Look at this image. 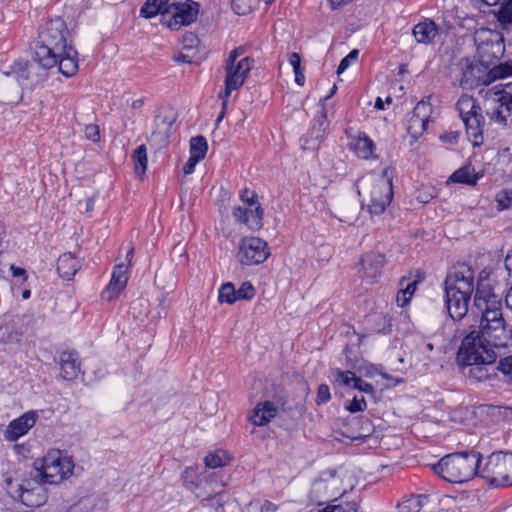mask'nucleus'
Returning <instances> with one entry per match:
<instances>
[{"mask_svg": "<svg viewBox=\"0 0 512 512\" xmlns=\"http://www.w3.org/2000/svg\"><path fill=\"white\" fill-rule=\"evenodd\" d=\"M472 311L476 313L474 324L462 339L457 360L467 378L491 381L498 371L494 348L506 346L512 330L503 315L502 298L494 295L487 285L479 284Z\"/></svg>", "mask_w": 512, "mask_h": 512, "instance_id": "obj_1", "label": "nucleus"}, {"mask_svg": "<svg viewBox=\"0 0 512 512\" xmlns=\"http://www.w3.org/2000/svg\"><path fill=\"white\" fill-rule=\"evenodd\" d=\"M483 464L480 453L471 450L445 455L432 465V469L447 482L463 483L475 475L480 476Z\"/></svg>", "mask_w": 512, "mask_h": 512, "instance_id": "obj_2", "label": "nucleus"}, {"mask_svg": "<svg viewBox=\"0 0 512 512\" xmlns=\"http://www.w3.org/2000/svg\"><path fill=\"white\" fill-rule=\"evenodd\" d=\"M73 468L72 458L54 449L34 462L30 476L36 484H59L72 474Z\"/></svg>", "mask_w": 512, "mask_h": 512, "instance_id": "obj_3", "label": "nucleus"}, {"mask_svg": "<svg viewBox=\"0 0 512 512\" xmlns=\"http://www.w3.org/2000/svg\"><path fill=\"white\" fill-rule=\"evenodd\" d=\"M68 30L66 23L60 17L46 22L39 33L40 45L36 49V56L41 57L45 65H56V58L66 51Z\"/></svg>", "mask_w": 512, "mask_h": 512, "instance_id": "obj_4", "label": "nucleus"}, {"mask_svg": "<svg viewBox=\"0 0 512 512\" xmlns=\"http://www.w3.org/2000/svg\"><path fill=\"white\" fill-rule=\"evenodd\" d=\"M361 187L367 196V206L372 215L385 212L393 199L392 177L388 169L381 174H369L360 180Z\"/></svg>", "mask_w": 512, "mask_h": 512, "instance_id": "obj_5", "label": "nucleus"}, {"mask_svg": "<svg viewBox=\"0 0 512 512\" xmlns=\"http://www.w3.org/2000/svg\"><path fill=\"white\" fill-rule=\"evenodd\" d=\"M484 109L490 122L501 126L512 124V82L499 83L485 93Z\"/></svg>", "mask_w": 512, "mask_h": 512, "instance_id": "obj_6", "label": "nucleus"}, {"mask_svg": "<svg viewBox=\"0 0 512 512\" xmlns=\"http://www.w3.org/2000/svg\"><path fill=\"white\" fill-rule=\"evenodd\" d=\"M243 48H235L225 61V88L220 92L219 97L223 100L224 108H227L228 99L231 93L238 90L245 82L249 72L253 68V60L250 57H242Z\"/></svg>", "mask_w": 512, "mask_h": 512, "instance_id": "obj_7", "label": "nucleus"}, {"mask_svg": "<svg viewBox=\"0 0 512 512\" xmlns=\"http://www.w3.org/2000/svg\"><path fill=\"white\" fill-rule=\"evenodd\" d=\"M479 63L485 69L497 66L505 53L504 36L500 31L479 28L474 33Z\"/></svg>", "mask_w": 512, "mask_h": 512, "instance_id": "obj_8", "label": "nucleus"}, {"mask_svg": "<svg viewBox=\"0 0 512 512\" xmlns=\"http://www.w3.org/2000/svg\"><path fill=\"white\" fill-rule=\"evenodd\" d=\"M456 110L463 121L467 135L472 139L474 145L483 143V131L485 127V117L482 107L476 98L471 95L463 94L456 102Z\"/></svg>", "mask_w": 512, "mask_h": 512, "instance_id": "obj_9", "label": "nucleus"}, {"mask_svg": "<svg viewBox=\"0 0 512 512\" xmlns=\"http://www.w3.org/2000/svg\"><path fill=\"white\" fill-rule=\"evenodd\" d=\"M480 477L495 487L512 486V453L490 454L480 470Z\"/></svg>", "mask_w": 512, "mask_h": 512, "instance_id": "obj_10", "label": "nucleus"}, {"mask_svg": "<svg viewBox=\"0 0 512 512\" xmlns=\"http://www.w3.org/2000/svg\"><path fill=\"white\" fill-rule=\"evenodd\" d=\"M487 285L494 295H497L490 283L481 276L475 284V273L472 267L468 264H457L447 274L445 279V291L455 292L456 294H463L465 296H472L473 292H477L479 284ZM476 293H474V296ZM475 297L473 298V300Z\"/></svg>", "mask_w": 512, "mask_h": 512, "instance_id": "obj_11", "label": "nucleus"}, {"mask_svg": "<svg viewBox=\"0 0 512 512\" xmlns=\"http://www.w3.org/2000/svg\"><path fill=\"white\" fill-rule=\"evenodd\" d=\"M508 76H512V61L498 63L497 66L485 70L478 65L466 64L462 70L460 85L464 89H473Z\"/></svg>", "mask_w": 512, "mask_h": 512, "instance_id": "obj_12", "label": "nucleus"}, {"mask_svg": "<svg viewBox=\"0 0 512 512\" xmlns=\"http://www.w3.org/2000/svg\"><path fill=\"white\" fill-rule=\"evenodd\" d=\"M185 486L201 500H210L219 495L225 483L218 480L216 473H203L198 475L193 468H187L183 474Z\"/></svg>", "mask_w": 512, "mask_h": 512, "instance_id": "obj_13", "label": "nucleus"}, {"mask_svg": "<svg viewBox=\"0 0 512 512\" xmlns=\"http://www.w3.org/2000/svg\"><path fill=\"white\" fill-rule=\"evenodd\" d=\"M199 4L192 0H168L164 12V25L172 30H179L196 21Z\"/></svg>", "mask_w": 512, "mask_h": 512, "instance_id": "obj_14", "label": "nucleus"}, {"mask_svg": "<svg viewBox=\"0 0 512 512\" xmlns=\"http://www.w3.org/2000/svg\"><path fill=\"white\" fill-rule=\"evenodd\" d=\"M243 205L235 206L232 214L236 221L245 224L250 229L261 227L263 211L258 202L257 194L249 189L240 192Z\"/></svg>", "mask_w": 512, "mask_h": 512, "instance_id": "obj_15", "label": "nucleus"}, {"mask_svg": "<svg viewBox=\"0 0 512 512\" xmlns=\"http://www.w3.org/2000/svg\"><path fill=\"white\" fill-rule=\"evenodd\" d=\"M270 255L267 242L258 237H245L238 246L237 259L243 265L263 263Z\"/></svg>", "mask_w": 512, "mask_h": 512, "instance_id": "obj_16", "label": "nucleus"}, {"mask_svg": "<svg viewBox=\"0 0 512 512\" xmlns=\"http://www.w3.org/2000/svg\"><path fill=\"white\" fill-rule=\"evenodd\" d=\"M432 105L426 101H420L414 107L407 124V132L414 139L420 138L430 121Z\"/></svg>", "mask_w": 512, "mask_h": 512, "instance_id": "obj_17", "label": "nucleus"}, {"mask_svg": "<svg viewBox=\"0 0 512 512\" xmlns=\"http://www.w3.org/2000/svg\"><path fill=\"white\" fill-rule=\"evenodd\" d=\"M37 418L35 411H28L12 420L4 432V438L9 442L17 441L35 425Z\"/></svg>", "mask_w": 512, "mask_h": 512, "instance_id": "obj_18", "label": "nucleus"}, {"mask_svg": "<svg viewBox=\"0 0 512 512\" xmlns=\"http://www.w3.org/2000/svg\"><path fill=\"white\" fill-rule=\"evenodd\" d=\"M56 65H45L41 57L36 54L31 62L25 64V67L19 72V78L27 81L26 85L34 86L43 82L47 78V70Z\"/></svg>", "mask_w": 512, "mask_h": 512, "instance_id": "obj_19", "label": "nucleus"}, {"mask_svg": "<svg viewBox=\"0 0 512 512\" xmlns=\"http://www.w3.org/2000/svg\"><path fill=\"white\" fill-rule=\"evenodd\" d=\"M471 296L445 291V306L454 321L462 320L468 313Z\"/></svg>", "mask_w": 512, "mask_h": 512, "instance_id": "obj_20", "label": "nucleus"}, {"mask_svg": "<svg viewBox=\"0 0 512 512\" xmlns=\"http://www.w3.org/2000/svg\"><path fill=\"white\" fill-rule=\"evenodd\" d=\"M440 34V27L430 18H425L412 29V35L418 44L432 45Z\"/></svg>", "mask_w": 512, "mask_h": 512, "instance_id": "obj_21", "label": "nucleus"}, {"mask_svg": "<svg viewBox=\"0 0 512 512\" xmlns=\"http://www.w3.org/2000/svg\"><path fill=\"white\" fill-rule=\"evenodd\" d=\"M126 273L127 266L125 264H119L115 267L108 286L102 292V298L112 301L119 296L121 291L126 287L128 281Z\"/></svg>", "mask_w": 512, "mask_h": 512, "instance_id": "obj_22", "label": "nucleus"}, {"mask_svg": "<svg viewBox=\"0 0 512 512\" xmlns=\"http://www.w3.org/2000/svg\"><path fill=\"white\" fill-rule=\"evenodd\" d=\"M362 277L370 282H374L381 274L385 264V257L381 253L371 252L363 255L361 258Z\"/></svg>", "mask_w": 512, "mask_h": 512, "instance_id": "obj_23", "label": "nucleus"}, {"mask_svg": "<svg viewBox=\"0 0 512 512\" xmlns=\"http://www.w3.org/2000/svg\"><path fill=\"white\" fill-rule=\"evenodd\" d=\"M60 376L64 380H73L80 372V362L76 352L65 351L59 355Z\"/></svg>", "mask_w": 512, "mask_h": 512, "instance_id": "obj_24", "label": "nucleus"}, {"mask_svg": "<svg viewBox=\"0 0 512 512\" xmlns=\"http://www.w3.org/2000/svg\"><path fill=\"white\" fill-rule=\"evenodd\" d=\"M43 484H37L35 487H26L24 485H20V500L21 502L28 507H39L43 505L46 501V493Z\"/></svg>", "mask_w": 512, "mask_h": 512, "instance_id": "obj_25", "label": "nucleus"}, {"mask_svg": "<svg viewBox=\"0 0 512 512\" xmlns=\"http://www.w3.org/2000/svg\"><path fill=\"white\" fill-rule=\"evenodd\" d=\"M55 58L56 66L64 76L71 77L78 71L77 51L73 47H66L65 53Z\"/></svg>", "mask_w": 512, "mask_h": 512, "instance_id": "obj_26", "label": "nucleus"}, {"mask_svg": "<svg viewBox=\"0 0 512 512\" xmlns=\"http://www.w3.org/2000/svg\"><path fill=\"white\" fill-rule=\"evenodd\" d=\"M278 412V407L270 401L258 403L254 408L251 421L257 426H264L273 419Z\"/></svg>", "mask_w": 512, "mask_h": 512, "instance_id": "obj_27", "label": "nucleus"}, {"mask_svg": "<svg viewBox=\"0 0 512 512\" xmlns=\"http://www.w3.org/2000/svg\"><path fill=\"white\" fill-rule=\"evenodd\" d=\"M80 267V263L74 254L67 252L58 258L57 270L61 277L71 279Z\"/></svg>", "mask_w": 512, "mask_h": 512, "instance_id": "obj_28", "label": "nucleus"}, {"mask_svg": "<svg viewBox=\"0 0 512 512\" xmlns=\"http://www.w3.org/2000/svg\"><path fill=\"white\" fill-rule=\"evenodd\" d=\"M351 146L357 156L362 159H369L373 156L374 143L365 133H360Z\"/></svg>", "mask_w": 512, "mask_h": 512, "instance_id": "obj_29", "label": "nucleus"}, {"mask_svg": "<svg viewBox=\"0 0 512 512\" xmlns=\"http://www.w3.org/2000/svg\"><path fill=\"white\" fill-rule=\"evenodd\" d=\"M168 6V0H147L140 9V15L150 19L161 14V23L164 25V12Z\"/></svg>", "mask_w": 512, "mask_h": 512, "instance_id": "obj_30", "label": "nucleus"}, {"mask_svg": "<svg viewBox=\"0 0 512 512\" xmlns=\"http://www.w3.org/2000/svg\"><path fill=\"white\" fill-rule=\"evenodd\" d=\"M337 484L335 479V471L324 472L316 481L313 483V492L321 493L328 497L335 496V492L329 490L330 486Z\"/></svg>", "mask_w": 512, "mask_h": 512, "instance_id": "obj_31", "label": "nucleus"}, {"mask_svg": "<svg viewBox=\"0 0 512 512\" xmlns=\"http://www.w3.org/2000/svg\"><path fill=\"white\" fill-rule=\"evenodd\" d=\"M481 176L474 173L471 166H464L456 170L451 176L450 180L455 183H462L467 185H475Z\"/></svg>", "mask_w": 512, "mask_h": 512, "instance_id": "obj_32", "label": "nucleus"}, {"mask_svg": "<svg viewBox=\"0 0 512 512\" xmlns=\"http://www.w3.org/2000/svg\"><path fill=\"white\" fill-rule=\"evenodd\" d=\"M174 118L166 115H157L155 118L156 130L153 132V136H159L161 140H166L171 131Z\"/></svg>", "mask_w": 512, "mask_h": 512, "instance_id": "obj_33", "label": "nucleus"}, {"mask_svg": "<svg viewBox=\"0 0 512 512\" xmlns=\"http://www.w3.org/2000/svg\"><path fill=\"white\" fill-rule=\"evenodd\" d=\"M208 150L207 140L204 136L193 137L190 140V156L203 160Z\"/></svg>", "mask_w": 512, "mask_h": 512, "instance_id": "obj_34", "label": "nucleus"}, {"mask_svg": "<svg viewBox=\"0 0 512 512\" xmlns=\"http://www.w3.org/2000/svg\"><path fill=\"white\" fill-rule=\"evenodd\" d=\"M328 126L329 121L327 120L325 108L322 106L318 115L314 118L312 126V134L314 135L315 139H321L324 136Z\"/></svg>", "mask_w": 512, "mask_h": 512, "instance_id": "obj_35", "label": "nucleus"}, {"mask_svg": "<svg viewBox=\"0 0 512 512\" xmlns=\"http://www.w3.org/2000/svg\"><path fill=\"white\" fill-rule=\"evenodd\" d=\"M228 462L229 457L227 453L223 450H218L213 453H209L204 459L205 466L212 469L223 467Z\"/></svg>", "mask_w": 512, "mask_h": 512, "instance_id": "obj_36", "label": "nucleus"}, {"mask_svg": "<svg viewBox=\"0 0 512 512\" xmlns=\"http://www.w3.org/2000/svg\"><path fill=\"white\" fill-rule=\"evenodd\" d=\"M132 158L135 164V171L139 174H144L148 163L146 146H138L134 151Z\"/></svg>", "mask_w": 512, "mask_h": 512, "instance_id": "obj_37", "label": "nucleus"}, {"mask_svg": "<svg viewBox=\"0 0 512 512\" xmlns=\"http://www.w3.org/2000/svg\"><path fill=\"white\" fill-rule=\"evenodd\" d=\"M499 9L495 11L498 21L502 25L512 24V0H502Z\"/></svg>", "mask_w": 512, "mask_h": 512, "instance_id": "obj_38", "label": "nucleus"}, {"mask_svg": "<svg viewBox=\"0 0 512 512\" xmlns=\"http://www.w3.org/2000/svg\"><path fill=\"white\" fill-rule=\"evenodd\" d=\"M218 300L220 303L227 304H233L238 300L235 286L231 282H227L220 287Z\"/></svg>", "mask_w": 512, "mask_h": 512, "instance_id": "obj_39", "label": "nucleus"}, {"mask_svg": "<svg viewBox=\"0 0 512 512\" xmlns=\"http://www.w3.org/2000/svg\"><path fill=\"white\" fill-rule=\"evenodd\" d=\"M398 512H420L422 501L420 496H411L397 505Z\"/></svg>", "mask_w": 512, "mask_h": 512, "instance_id": "obj_40", "label": "nucleus"}, {"mask_svg": "<svg viewBox=\"0 0 512 512\" xmlns=\"http://www.w3.org/2000/svg\"><path fill=\"white\" fill-rule=\"evenodd\" d=\"M259 0H232V8L238 15L250 13Z\"/></svg>", "mask_w": 512, "mask_h": 512, "instance_id": "obj_41", "label": "nucleus"}, {"mask_svg": "<svg viewBox=\"0 0 512 512\" xmlns=\"http://www.w3.org/2000/svg\"><path fill=\"white\" fill-rule=\"evenodd\" d=\"M498 210H505L512 206V190L503 189L495 196Z\"/></svg>", "mask_w": 512, "mask_h": 512, "instance_id": "obj_42", "label": "nucleus"}, {"mask_svg": "<svg viewBox=\"0 0 512 512\" xmlns=\"http://www.w3.org/2000/svg\"><path fill=\"white\" fill-rule=\"evenodd\" d=\"M236 292H237L238 300H242V299L250 300L255 295V289L250 282L242 283V285L240 286V288L238 290H236Z\"/></svg>", "mask_w": 512, "mask_h": 512, "instance_id": "obj_43", "label": "nucleus"}, {"mask_svg": "<svg viewBox=\"0 0 512 512\" xmlns=\"http://www.w3.org/2000/svg\"><path fill=\"white\" fill-rule=\"evenodd\" d=\"M358 377L352 371H338L336 381L341 382L347 387H354Z\"/></svg>", "mask_w": 512, "mask_h": 512, "instance_id": "obj_44", "label": "nucleus"}, {"mask_svg": "<svg viewBox=\"0 0 512 512\" xmlns=\"http://www.w3.org/2000/svg\"><path fill=\"white\" fill-rule=\"evenodd\" d=\"M182 50L190 51L198 47L199 39L194 33H186L181 41Z\"/></svg>", "mask_w": 512, "mask_h": 512, "instance_id": "obj_45", "label": "nucleus"}, {"mask_svg": "<svg viewBox=\"0 0 512 512\" xmlns=\"http://www.w3.org/2000/svg\"><path fill=\"white\" fill-rule=\"evenodd\" d=\"M359 51L354 49L346 57H344L337 69L338 74H342L352 63L358 59Z\"/></svg>", "mask_w": 512, "mask_h": 512, "instance_id": "obj_46", "label": "nucleus"}, {"mask_svg": "<svg viewBox=\"0 0 512 512\" xmlns=\"http://www.w3.org/2000/svg\"><path fill=\"white\" fill-rule=\"evenodd\" d=\"M367 407L366 400L363 396L354 397L353 400L346 405V409L351 413L364 411Z\"/></svg>", "mask_w": 512, "mask_h": 512, "instance_id": "obj_47", "label": "nucleus"}, {"mask_svg": "<svg viewBox=\"0 0 512 512\" xmlns=\"http://www.w3.org/2000/svg\"><path fill=\"white\" fill-rule=\"evenodd\" d=\"M331 398L330 389L326 384H321L317 390L316 404L322 405L327 403Z\"/></svg>", "mask_w": 512, "mask_h": 512, "instance_id": "obj_48", "label": "nucleus"}, {"mask_svg": "<svg viewBox=\"0 0 512 512\" xmlns=\"http://www.w3.org/2000/svg\"><path fill=\"white\" fill-rule=\"evenodd\" d=\"M498 370L512 382V356L502 359L498 364Z\"/></svg>", "mask_w": 512, "mask_h": 512, "instance_id": "obj_49", "label": "nucleus"}, {"mask_svg": "<svg viewBox=\"0 0 512 512\" xmlns=\"http://www.w3.org/2000/svg\"><path fill=\"white\" fill-rule=\"evenodd\" d=\"M399 284H400L402 290L405 291V293L408 296L412 297L413 294L415 293L416 289H417L418 281L414 280L412 282H409V279H406L405 277H403L400 280Z\"/></svg>", "mask_w": 512, "mask_h": 512, "instance_id": "obj_50", "label": "nucleus"}, {"mask_svg": "<svg viewBox=\"0 0 512 512\" xmlns=\"http://www.w3.org/2000/svg\"><path fill=\"white\" fill-rule=\"evenodd\" d=\"M85 137L93 142L100 140L99 128L96 125H87L85 127Z\"/></svg>", "mask_w": 512, "mask_h": 512, "instance_id": "obj_51", "label": "nucleus"}, {"mask_svg": "<svg viewBox=\"0 0 512 512\" xmlns=\"http://www.w3.org/2000/svg\"><path fill=\"white\" fill-rule=\"evenodd\" d=\"M359 505L352 501V502H345L341 504L335 505V512H358Z\"/></svg>", "mask_w": 512, "mask_h": 512, "instance_id": "obj_52", "label": "nucleus"}, {"mask_svg": "<svg viewBox=\"0 0 512 512\" xmlns=\"http://www.w3.org/2000/svg\"><path fill=\"white\" fill-rule=\"evenodd\" d=\"M353 388L358 389L359 391L365 392L368 394L374 392V387L370 383L365 382L364 380H362L359 377L356 380Z\"/></svg>", "mask_w": 512, "mask_h": 512, "instance_id": "obj_53", "label": "nucleus"}, {"mask_svg": "<svg viewBox=\"0 0 512 512\" xmlns=\"http://www.w3.org/2000/svg\"><path fill=\"white\" fill-rule=\"evenodd\" d=\"M198 162H200V160L195 159L194 157L190 156L183 167L184 174L185 175L192 174L194 172L195 166L197 165Z\"/></svg>", "mask_w": 512, "mask_h": 512, "instance_id": "obj_54", "label": "nucleus"}, {"mask_svg": "<svg viewBox=\"0 0 512 512\" xmlns=\"http://www.w3.org/2000/svg\"><path fill=\"white\" fill-rule=\"evenodd\" d=\"M411 297L408 296L405 291L400 289L396 296V302L399 307H405L410 302Z\"/></svg>", "mask_w": 512, "mask_h": 512, "instance_id": "obj_55", "label": "nucleus"}, {"mask_svg": "<svg viewBox=\"0 0 512 512\" xmlns=\"http://www.w3.org/2000/svg\"><path fill=\"white\" fill-rule=\"evenodd\" d=\"M289 63L290 65L292 66L293 68V71L294 70H299V68L301 67V58L299 56L298 53H292L290 56H289Z\"/></svg>", "mask_w": 512, "mask_h": 512, "instance_id": "obj_56", "label": "nucleus"}, {"mask_svg": "<svg viewBox=\"0 0 512 512\" xmlns=\"http://www.w3.org/2000/svg\"><path fill=\"white\" fill-rule=\"evenodd\" d=\"M10 270L14 277H23V280L27 279V274H26L25 269H23L21 267H17L15 265H11Z\"/></svg>", "mask_w": 512, "mask_h": 512, "instance_id": "obj_57", "label": "nucleus"}, {"mask_svg": "<svg viewBox=\"0 0 512 512\" xmlns=\"http://www.w3.org/2000/svg\"><path fill=\"white\" fill-rule=\"evenodd\" d=\"M505 268L510 278H512V248L509 250L504 261Z\"/></svg>", "mask_w": 512, "mask_h": 512, "instance_id": "obj_58", "label": "nucleus"}, {"mask_svg": "<svg viewBox=\"0 0 512 512\" xmlns=\"http://www.w3.org/2000/svg\"><path fill=\"white\" fill-rule=\"evenodd\" d=\"M294 74H295V82L299 85V86H303L304 83H305V76H304V73L301 69V67L299 68V70H294Z\"/></svg>", "mask_w": 512, "mask_h": 512, "instance_id": "obj_59", "label": "nucleus"}, {"mask_svg": "<svg viewBox=\"0 0 512 512\" xmlns=\"http://www.w3.org/2000/svg\"><path fill=\"white\" fill-rule=\"evenodd\" d=\"M276 510H277V506L270 501H265L261 505V512H276Z\"/></svg>", "mask_w": 512, "mask_h": 512, "instance_id": "obj_60", "label": "nucleus"}, {"mask_svg": "<svg viewBox=\"0 0 512 512\" xmlns=\"http://www.w3.org/2000/svg\"><path fill=\"white\" fill-rule=\"evenodd\" d=\"M353 0H329L332 9H337L343 5L351 3Z\"/></svg>", "mask_w": 512, "mask_h": 512, "instance_id": "obj_61", "label": "nucleus"}, {"mask_svg": "<svg viewBox=\"0 0 512 512\" xmlns=\"http://www.w3.org/2000/svg\"><path fill=\"white\" fill-rule=\"evenodd\" d=\"M176 61L183 63H192V57L183 51L176 57Z\"/></svg>", "mask_w": 512, "mask_h": 512, "instance_id": "obj_62", "label": "nucleus"}, {"mask_svg": "<svg viewBox=\"0 0 512 512\" xmlns=\"http://www.w3.org/2000/svg\"><path fill=\"white\" fill-rule=\"evenodd\" d=\"M505 303L507 308L512 311V287L508 290L506 294Z\"/></svg>", "mask_w": 512, "mask_h": 512, "instance_id": "obj_63", "label": "nucleus"}, {"mask_svg": "<svg viewBox=\"0 0 512 512\" xmlns=\"http://www.w3.org/2000/svg\"><path fill=\"white\" fill-rule=\"evenodd\" d=\"M143 104H144V98H139L132 102L131 107L133 109H139L143 106Z\"/></svg>", "mask_w": 512, "mask_h": 512, "instance_id": "obj_64", "label": "nucleus"}]
</instances>
